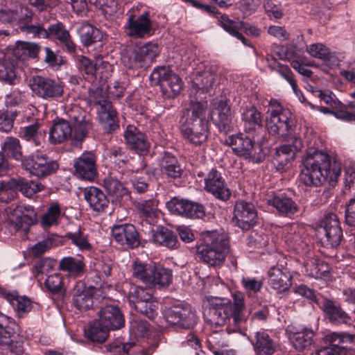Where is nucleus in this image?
Here are the masks:
<instances>
[{
    "instance_id": "nucleus-57",
    "label": "nucleus",
    "mask_w": 355,
    "mask_h": 355,
    "mask_svg": "<svg viewBox=\"0 0 355 355\" xmlns=\"http://www.w3.org/2000/svg\"><path fill=\"white\" fill-rule=\"evenodd\" d=\"M151 270L152 263H145L137 259L132 266V277L147 285Z\"/></svg>"
},
{
    "instance_id": "nucleus-61",
    "label": "nucleus",
    "mask_w": 355,
    "mask_h": 355,
    "mask_svg": "<svg viewBox=\"0 0 355 355\" xmlns=\"http://www.w3.org/2000/svg\"><path fill=\"white\" fill-rule=\"evenodd\" d=\"M60 213V207L58 204L51 205L42 218V225L44 227H50L53 224H56Z\"/></svg>"
},
{
    "instance_id": "nucleus-14",
    "label": "nucleus",
    "mask_w": 355,
    "mask_h": 355,
    "mask_svg": "<svg viewBox=\"0 0 355 355\" xmlns=\"http://www.w3.org/2000/svg\"><path fill=\"white\" fill-rule=\"evenodd\" d=\"M19 325L10 318L0 312V345H8L15 355H24V342L14 341L16 334H19Z\"/></svg>"
},
{
    "instance_id": "nucleus-26",
    "label": "nucleus",
    "mask_w": 355,
    "mask_h": 355,
    "mask_svg": "<svg viewBox=\"0 0 355 355\" xmlns=\"http://www.w3.org/2000/svg\"><path fill=\"white\" fill-rule=\"evenodd\" d=\"M1 185H3L2 193H6L8 190L19 191L28 198L32 197L44 189V186L42 183L24 178H11L8 182L1 181Z\"/></svg>"
},
{
    "instance_id": "nucleus-35",
    "label": "nucleus",
    "mask_w": 355,
    "mask_h": 355,
    "mask_svg": "<svg viewBox=\"0 0 355 355\" xmlns=\"http://www.w3.org/2000/svg\"><path fill=\"white\" fill-rule=\"evenodd\" d=\"M72 128L67 119L55 121L49 130V141L52 144H58L71 140L73 144Z\"/></svg>"
},
{
    "instance_id": "nucleus-4",
    "label": "nucleus",
    "mask_w": 355,
    "mask_h": 355,
    "mask_svg": "<svg viewBox=\"0 0 355 355\" xmlns=\"http://www.w3.org/2000/svg\"><path fill=\"white\" fill-rule=\"evenodd\" d=\"M201 243L196 245L199 259L210 266H221L229 252V240L224 234L217 231L202 232Z\"/></svg>"
},
{
    "instance_id": "nucleus-39",
    "label": "nucleus",
    "mask_w": 355,
    "mask_h": 355,
    "mask_svg": "<svg viewBox=\"0 0 355 355\" xmlns=\"http://www.w3.org/2000/svg\"><path fill=\"white\" fill-rule=\"evenodd\" d=\"M160 167L162 173L171 179L180 178L183 173V169L178 159L169 152L164 151L162 153Z\"/></svg>"
},
{
    "instance_id": "nucleus-48",
    "label": "nucleus",
    "mask_w": 355,
    "mask_h": 355,
    "mask_svg": "<svg viewBox=\"0 0 355 355\" xmlns=\"http://www.w3.org/2000/svg\"><path fill=\"white\" fill-rule=\"evenodd\" d=\"M40 46L34 43L17 42L12 50V56L18 60L35 58L39 53Z\"/></svg>"
},
{
    "instance_id": "nucleus-63",
    "label": "nucleus",
    "mask_w": 355,
    "mask_h": 355,
    "mask_svg": "<svg viewBox=\"0 0 355 355\" xmlns=\"http://www.w3.org/2000/svg\"><path fill=\"white\" fill-rule=\"evenodd\" d=\"M309 53L316 58H319L323 61L330 60L331 53L329 50L322 44H313L307 47Z\"/></svg>"
},
{
    "instance_id": "nucleus-40",
    "label": "nucleus",
    "mask_w": 355,
    "mask_h": 355,
    "mask_svg": "<svg viewBox=\"0 0 355 355\" xmlns=\"http://www.w3.org/2000/svg\"><path fill=\"white\" fill-rule=\"evenodd\" d=\"M255 355H272L275 352L274 341L265 331H257L250 340Z\"/></svg>"
},
{
    "instance_id": "nucleus-54",
    "label": "nucleus",
    "mask_w": 355,
    "mask_h": 355,
    "mask_svg": "<svg viewBox=\"0 0 355 355\" xmlns=\"http://www.w3.org/2000/svg\"><path fill=\"white\" fill-rule=\"evenodd\" d=\"M153 298L148 288L135 285L130 286L128 292V300L132 306L135 307L138 303L144 302Z\"/></svg>"
},
{
    "instance_id": "nucleus-33",
    "label": "nucleus",
    "mask_w": 355,
    "mask_h": 355,
    "mask_svg": "<svg viewBox=\"0 0 355 355\" xmlns=\"http://www.w3.org/2000/svg\"><path fill=\"white\" fill-rule=\"evenodd\" d=\"M98 104L100 105L98 111L100 123L106 132L112 133L119 128L116 112L109 101H100Z\"/></svg>"
},
{
    "instance_id": "nucleus-1",
    "label": "nucleus",
    "mask_w": 355,
    "mask_h": 355,
    "mask_svg": "<svg viewBox=\"0 0 355 355\" xmlns=\"http://www.w3.org/2000/svg\"><path fill=\"white\" fill-rule=\"evenodd\" d=\"M300 181L306 187H318L329 178L336 180L340 175V164L315 148H308L303 159Z\"/></svg>"
},
{
    "instance_id": "nucleus-34",
    "label": "nucleus",
    "mask_w": 355,
    "mask_h": 355,
    "mask_svg": "<svg viewBox=\"0 0 355 355\" xmlns=\"http://www.w3.org/2000/svg\"><path fill=\"white\" fill-rule=\"evenodd\" d=\"M150 272L151 273L147 284L149 287L161 289L168 287L172 283V270L153 263H152V270Z\"/></svg>"
},
{
    "instance_id": "nucleus-28",
    "label": "nucleus",
    "mask_w": 355,
    "mask_h": 355,
    "mask_svg": "<svg viewBox=\"0 0 355 355\" xmlns=\"http://www.w3.org/2000/svg\"><path fill=\"white\" fill-rule=\"evenodd\" d=\"M112 235L118 243L130 248H137L141 243L137 230L130 223L114 225L112 230Z\"/></svg>"
},
{
    "instance_id": "nucleus-15",
    "label": "nucleus",
    "mask_w": 355,
    "mask_h": 355,
    "mask_svg": "<svg viewBox=\"0 0 355 355\" xmlns=\"http://www.w3.org/2000/svg\"><path fill=\"white\" fill-rule=\"evenodd\" d=\"M258 214L255 205L244 200L235 202L232 222L234 226L247 231L258 223Z\"/></svg>"
},
{
    "instance_id": "nucleus-7",
    "label": "nucleus",
    "mask_w": 355,
    "mask_h": 355,
    "mask_svg": "<svg viewBox=\"0 0 355 355\" xmlns=\"http://www.w3.org/2000/svg\"><path fill=\"white\" fill-rule=\"evenodd\" d=\"M66 114L73 132V145L81 146L94 129L92 118L88 112L78 105H73L67 110Z\"/></svg>"
},
{
    "instance_id": "nucleus-56",
    "label": "nucleus",
    "mask_w": 355,
    "mask_h": 355,
    "mask_svg": "<svg viewBox=\"0 0 355 355\" xmlns=\"http://www.w3.org/2000/svg\"><path fill=\"white\" fill-rule=\"evenodd\" d=\"M214 75L209 71L198 73L193 80V89L196 92H208L214 84Z\"/></svg>"
},
{
    "instance_id": "nucleus-6",
    "label": "nucleus",
    "mask_w": 355,
    "mask_h": 355,
    "mask_svg": "<svg viewBox=\"0 0 355 355\" xmlns=\"http://www.w3.org/2000/svg\"><path fill=\"white\" fill-rule=\"evenodd\" d=\"M150 82L152 86H159L162 95L166 98L178 97L183 89L182 78L170 66L155 67L150 76Z\"/></svg>"
},
{
    "instance_id": "nucleus-13",
    "label": "nucleus",
    "mask_w": 355,
    "mask_h": 355,
    "mask_svg": "<svg viewBox=\"0 0 355 355\" xmlns=\"http://www.w3.org/2000/svg\"><path fill=\"white\" fill-rule=\"evenodd\" d=\"M164 315L168 323L182 329H193L198 322V317L188 304H178L166 308Z\"/></svg>"
},
{
    "instance_id": "nucleus-9",
    "label": "nucleus",
    "mask_w": 355,
    "mask_h": 355,
    "mask_svg": "<svg viewBox=\"0 0 355 355\" xmlns=\"http://www.w3.org/2000/svg\"><path fill=\"white\" fill-rule=\"evenodd\" d=\"M266 126L268 132L272 135H277L282 138L290 136L295 128L292 113L277 103L275 109L270 112Z\"/></svg>"
},
{
    "instance_id": "nucleus-21",
    "label": "nucleus",
    "mask_w": 355,
    "mask_h": 355,
    "mask_svg": "<svg viewBox=\"0 0 355 355\" xmlns=\"http://www.w3.org/2000/svg\"><path fill=\"white\" fill-rule=\"evenodd\" d=\"M211 118L220 132L227 133L233 129V115L226 101L220 100L214 103Z\"/></svg>"
},
{
    "instance_id": "nucleus-25",
    "label": "nucleus",
    "mask_w": 355,
    "mask_h": 355,
    "mask_svg": "<svg viewBox=\"0 0 355 355\" xmlns=\"http://www.w3.org/2000/svg\"><path fill=\"white\" fill-rule=\"evenodd\" d=\"M318 307L324 312L329 322L334 324H347L352 318L340 304L326 297H322Z\"/></svg>"
},
{
    "instance_id": "nucleus-17",
    "label": "nucleus",
    "mask_w": 355,
    "mask_h": 355,
    "mask_svg": "<svg viewBox=\"0 0 355 355\" xmlns=\"http://www.w3.org/2000/svg\"><path fill=\"white\" fill-rule=\"evenodd\" d=\"M173 214L191 219H202L205 216V207L199 202L174 197L166 204Z\"/></svg>"
},
{
    "instance_id": "nucleus-43",
    "label": "nucleus",
    "mask_w": 355,
    "mask_h": 355,
    "mask_svg": "<svg viewBox=\"0 0 355 355\" xmlns=\"http://www.w3.org/2000/svg\"><path fill=\"white\" fill-rule=\"evenodd\" d=\"M110 331L104 328V325L97 319L91 322L84 329L85 338L94 343H103L109 336Z\"/></svg>"
},
{
    "instance_id": "nucleus-16",
    "label": "nucleus",
    "mask_w": 355,
    "mask_h": 355,
    "mask_svg": "<svg viewBox=\"0 0 355 355\" xmlns=\"http://www.w3.org/2000/svg\"><path fill=\"white\" fill-rule=\"evenodd\" d=\"M128 16L124 26L126 35L133 39H144L154 33L152 21L148 12H144L137 17L134 13H128Z\"/></svg>"
},
{
    "instance_id": "nucleus-23",
    "label": "nucleus",
    "mask_w": 355,
    "mask_h": 355,
    "mask_svg": "<svg viewBox=\"0 0 355 355\" xmlns=\"http://www.w3.org/2000/svg\"><path fill=\"white\" fill-rule=\"evenodd\" d=\"M94 153L86 151L74 161L75 174L81 179L93 181L98 175Z\"/></svg>"
},
{
    "instance_id": "nucleus-2",
    "label": "nucleus",
    "mask_w": 355,
    "mask_h": 355,
    "mask_svg": "<svg viewBox=\"0 0 355 355\" xmlns=\"http://www.w3.org/2000/svg\"><path fill=\"white\" fill-rule=\"evenodd\" d=\"M233 302L227 299L216 298L209 302V307L205 309L204 315L207 322L215 327H220L231 319L236 326L247 321L244 295L240 291L232 294Z\"/></svg>"
},
{
    "instance_id": "nucleus-30",
    "label": "nucleus",
    "mask_w": 355,
    "mask_h": 355,
    "mask_svg": "<svg viewBox=\"0 0 355 355\" xmlns=\"http://www.w3.org/2000/svg\"><path fill=\"white\" fill-rule=\"evenodd\" d=\"M94 291V286H87L82 282H76L71 293L73 305L80 311L89 310L93 306Z\"/></svg>"
},
{
    "instance_id": "nucleus-44",
    "label": "nucleus",
    "mask_w": 355,
    "mask_h": 355,
    "mask_svg": "<svg viewBox=\"0 0 355 355\" xmlns=\"http://www.w3.org/2000/svg\"><path fill=\"white\" fill-rule=\"evenodd\" d=\"M219 24L226 32L240 40L244 45L251 46L250 41L239 32L241 28H245V22L233 21L227 15H223L219 19Z\"/></svg>"
},
{
    "instance_id": "nucleus-64",
    "label": "nucleus",
    "mask_w": 355,
    "mask_h": 355,
    "mask_svg": "<svg viewBox=\"0 0 355 355\" xmlns=\"http://www.w3.org/2000/svg\"><path fill=\"white\" fill-rule=\"evenodd\" d=\"M135 346L134 343H121L115 341L106 346L108 350L113 355H122L124 354H128L129 350Z\"/></svg>"
},
{
    "instance_id": "nucleus-10",
    "label": "nucleus",
    "mask_w": 355,
    "mask_h": 355,
    "mask_svg": "<svg viewBox=\"0 0 355 355\" xmlns=\"http://www.w3.org/2000/svg\"><path fill=\"white\" fill-rule=\"evenodd\" d=\"M158 55V46L148 43L142 46L126 49L121 55V61L129 69L145 67Z\"/></svg>"
},
{
    "instance_id": "nucleus-49",
    "label": "nucleus",
    "mask_w": 355,
    "mask_h": 355,
    "mask_svg": "<svg viewBox=\"0 0 355 355\" xmlns=\"http://www.w3.org/2000/svg\"><path fill=\"white\" fill-rule=\"evenodd\" d=\"M314 332L309 329H303L292 334L290 339L296 350L302 352L309 349L313 343Z\"/></svg>"
},
{
    "instance_id": "nucleus-37",
    "label": "nucleus",
    "mask_w": 355,
    "mask_h": 355,
    "mask_svg": "<svg viewBox=\"0 0 355 355\" xmlns=\"http://www.w3.org/2000/svg\"><path fill=\"white\" fill-rule=\"evenodd\" d=\"M138 211L141 224L146 223L148 225H155L157 222L159 211L157 203L154 200H143L135 203Z\"/></svg>"
},
{
    "instance_id": "nucleus-47",
    "label": "nucleus",
    "mask_w": 355,
    "mask_h": 355,
    "mask_svg": "<svg viewBox=\"0 0 355 355\" xmlns=\"http://www.w3.org/2000/svg\"><path fill=\"white\" fill-rule=\"evenodd\" d=\"M19 135L23 139L32 141L36 146H40L41 140L46 135V130H42L41 124L36 121L31 125L21 128Z\"/></svg>"
},
{
    "instance_id": "nucleus-32",
    "label": "nucleus",
    "mask_w": 355,
    "mask_h": 355,
    "mask_svg": "<svg viewBox=\"0 0 355 355\" xmlns=\"http://www.w3.org/2000/svg\"><path fill=\"white\" fill-rule=\"evenodd\" d=\"M332 346H336L341 355H355V334L333 332L326 337Z\"/></svg>"
},
{
    "instance_id": "nucleus-29",
    "label": "nucleus",
    "mask_w": 355,
    "mask_h": 355,
    "mask_svg": "<svg viewBox=\"0 0 355 355\" xmlns=\"http://www.w3.org/2000/svg\"><path fill=\"white\" fill-rule=\"evenodd\" d=\"M268 283L279 293L288 291L292 285L289 269L282 264L272 266L268 272Z\"/></svg>"
},
{
    "instance_id": "nucleus-45",
    "label": "nucleus",
    "mask_w": 355,
    "mask_h": 355,
    "mask_svg": "<svg viewBox=\"0 0 355 355\" xmlns=\"http://www.w3.org/2000/svg\"><path fill=\"white\" fill-rule=\"evenodd\" d=\"M103 184L107 193L114 200H120L123 197L130 196V191L123 184L116 178L108 176L103 181Z\"/></svg>"
},
{
    "instance_id": "nucleus-27",
    "label": "nucleus",
    "mask_w": 355,
    "mask_h": 355,
    "mask_svg": "<svg viewBox=\"0 0 355 355\" xmlns=\"http://www.w3.org/2000/svg\"><path fill=\"white\" fill-rule=\"evenodd\" d=\"M125 144L128 148L137 153H146L150 142L146 135L134 125H128L123 132Z\"/></svg>"
},
{
    "instance_id": "nucleus-52",
    "label": "nucleus",
    "mask_w": 355,
    "mask_h": 355,
    "mask_svg": "<svg viewBox=\"0 0 355 355\" xmlns=\"http://www.w3.org/2000/svg\"><path fill=\"white\" fill-rule=\"evenodd\" d=\"M64 277L60 273L49 275L44 281L46 291L51 295H64L66 293Z\"/></svg>"
},
{
    "instance_id": "nucleus-8",
    "label": "nucleus",
    "mask_w": 355,
    "mask_h": 355,
    "mask_svg": "<svg viewBox=\"0 0 355 355\" xmlns=\"http://www.w3.org/2000/svg\"><path fill=\"white\" fill-rule=\"evenodd\" d=\"M59 166L57 160L45 153L36 151L24 158L22 168L31 175L44 179L55 173Z\"/></svg>"
},
{
    "instance_id": "nucleus-5",
    "label": "nucleus",
    "mask_w": 355,
    "mask_h": 355,
    "mask_svg": "<svg viewBox=\"0 0 355 355\" xmlns=\"http://www.w3.org/2000/svg\"><path fill=\"white\" fill-rule=\"evenodd\" d=\"M25 30L34 37L57 41L64 52L73 56L77 54V46L62 22L57 21L46 28L40 24L28 25L25 26Z\"/></svg>"
},
{
    "instance_id": "nucleus-36",
    "label": "nucleus",
    "mask_w": 355,
    "mask_h": 355,
    "mask_svg": "<svg viewBox=\"0 0 355 355\" xmlns=\"http://www.w3.org/2000/svg\"><path fill=\"white\" fill-rule=\"evenodd\" d=\"M83 196L94 211L103 212L109 205L110 201L107 196L98 187H89L85 188Z\"/></svg>"
},
{
    "instance_id": "nucleus-24",
    "label": "nucleus",
    "mask_w": 355,
    "mask_h": 355,
    "mask_svg": "<svg viewBox=\"0 0 355 355\" xmlns=\"http://www.w3.org/2000/svg\"><path fill=\"white\" fill-rule=\"evenodd\" d=\"M267 204L273 207L282 217L291 218L299 211L298 205L286 193L273 192L267 199Z\"/></svg>"
},
{
    "instance_id": "nucleus-59",
    "label": "nucleus",
    "mask_w": 355,
    "mask_h": 355,
    "mask_svg": "<svg viewBox=\"0 0 355 355\" xmlns=\"http://www.w3.org/2000/svg\"><path fill=\"white\" fill-rule=\"evenodd\" d=\"M17 110L2 109L0 110V131L8 132L13 128L14 121L18 115Z\"/></svg>"
},
{
    "instance_id": "nucleus-31",
    "label": "nucleus",
    "mask_w": 355,
    "mask_h": 355,
    "mask_svg": "<svg viewBox=\"0 0 355 355\" xmlns=\"http://www.w3.org/2000/svg\"><path fill=\"white\" fill-rule=\"evenodd\" d=\"M242 120L245 133L259 137L265 132L262 114L255 107L246 109L242 114Z\"/></svg>"
},
{
    "instance_id": "nucleus-55",
    "label": "nucleus",
    "mask_w": 355,
    "mask_h": 355,
    "mask_svg": "<svg viewBox=\"0 0 355 355\" xmlns=\"http://www.w3.org/2000/svg\"><path fill=\"white\" fill-rule=\"evenodd\" d=\"M64 238L70 240L80 250H90L92 248L89 242L88 235L81 228L74 232H67Z\"/></svg>"
},
{
    "instance_id": "nucleus-22",
    "label": "nucleus",
    "mask_w": 355,
    "mask_h": 355,
    "mask_svg": "<svg viewBox=\"0 0 355 355\" xmlns=\"http://www.w3.org/2000/svg\"><path fill=\"white\" fill-rule=\"evenodd\" d=\"M10 221L17 231L27 234L30 227L37 222V214L32 206H17L13 210Z\"/></svg>"
},
{
    "instance_id": "nucleus-20",
    "label": "nucleus",
    "mask_w": 355,
    "mask_h": 355,
    "mask_svg": "<svg viewBox=\"0 0 355 355\" xmlns=\"http://www.w3.org/2000/svg\"><path fill=\"white\" fill-rule=\"evenodd\" d=\"M98 320L104 325V328L110 331H116L125 326V317L121 309L114 305L101 307L98 312Z\"/></svg>"
},
{
    "instance_id": "nucleus-53",
    "label": "nucleus",
    "mask_w": 355,
    "mask_h": 355,
    "mask_svg": "<svg viewBox=\"0 0 355 355\" xmlns=\"http://www.w3.org/2000/svg\"><path fill=\"white\" fill-rule=\"evenodd\" d=\"M85 265L80 259L72 257L62 259L59 263V269L69 272L70 274L79 275L84 272Z\"/></svg>"
},
{
    "instance_id": "nucleus-38",
    "label": "nucleus",
    "mask_w": 355,
    "mask_h": 355,
    "mask_svg": "<svg viewBox=\"0 0 355 355\" xmlns=\"http://www.w3.org/2000/svg\"><path fill=\"white\" fill-rule=\"evenodd\" d=\"M152 232V239L155 243L170 250L179 248L180 243L178 236L172 230L163 226H157Z\"/></svg>"
},
{
    "instance_id": "nucleus-19",
    "label": "nucleus",
    "mask_w": 355,
    "mask_h": 355,
    "mask_svg": "<svg viewBox=\"0 0 355 355\" xmlns=\"http://www.w3.org/2000/svg\"><path fill=\"white\" fill-rule=\"evenodd\" d=\"M205 190L223 202L227 201L232 195L221 173L216 168H212L205 178Z\"/></svg>"
},
{
    "instance_id": "nucleus-60",
    "label": "nucleus",
    "mask_w": 355,
    "mask_h": 355,
    "mask_svg": "<svg viewBox=\"0 0 355 355\" xmlns=\"http://www.w3.org/2000/svg\"><path fill=\"white\" fill-rule=\"evenodd\" d=\"M134 308L138 313L144 315L150 320H154L158 314V302L153 300V298L144 303H138Z\"/></svg>"
},
{
    "instance_id": "nucleus-58",
    "label": "nucleus",
    "mask_w": 355,
    "mask_h": 355,
    "mask_svg": "<svg viewBox=\"0 0 355 355\" xmlns=\"http://www.w3.org/2000/svg\"><path fill=\"white\" fill-rule=\"evenodd\" d=\"M78 69L80 71L84 73L85 78L90 81H94L96 78L97 71L96 63L84 55L78 56Z\"/></svg>"
},
{
    "instance_id": "nucleus-11",
    "label": "nucleus",
    "mask_w": 355,
    "mask_h": 355,
    "mask_svg": "<svg viewBox=\"0 0 355 355\" xmlns=\"http://www.w3.org/2000/svg\"><path fill=\"white\" fill-rule=\"evenodd\" d=\"M28 85L33 95L45 101H53L63 95L64 87L53 78L43 76L30 78Z\"/></svg>"
},
{
    "instance_id": "nucleus-18",
    "label": "nucleus",
    "mask_w": 355,
    "mask_h": 355,
    "mask_svg": "<svg viewBox=\"0 0 355 355\" xmlns=\"http://www.w3.org/2000/svg\"><path fill=\"white\" fill-rule=\"evenodd\" d=\"M247 133H239L230 135L225 138L223 144L232 148L234 154L242 156L245 159H255L256 150L254 139L257 136L252 135L250 138Z\"/></svg>"
},
{
    "instance_id": "nucleus-41",
    "label": "nucleus",
    "mask_w": 355,
    "mask_h": 355,
    "mask_svg": "<svg viewBox=\"0 0 355 355\" xmlns=\"http://www.w3.org/2000/svg\"><path fill=\"white\" fill-rule=\"evenodd\" d=\"M20 76L17 62L10 58L0 60V81L10 85H16L19 82Z\"/></svg>"
},
{
    "instance_id": "nucleus-62",
    "label": "nucleus",
    "mask_w": 355,
    "mask_h": 355,
    "mask_svg": "<svg viewBox=\"0 0 355 355\" xmlns=\"http://www.w3.org/2000/svg\"><path fill=\"white\" fill-rule=\"evenodd\" d=\"M294 292L308 299L311 303L315 304L318 306L322 301L321 295H317L313 289L309 288L307 286L301 284L294 288Z\"/></svg>"
},
{
    "instance_id": "nucleus-50",
    "label": "nucleus",
    "mask_w": 355,
    "mask_h": 355,
    "mask_svg": "<svg viewBox=\"0 0 355 355\" xmlns=\"http://www.w3.org/2000/svg\"><path fill=\"white\" fill-rule=\"evenodd\" d=\"M78 33L81 42L85 46L101 42L103 38L101 31L89 24H83L80 28Z\"/></svg>"
},
{
    "instance_id": "nucleus-3",
    "label": "nucleus",
    "mask_w": 355,
    "mask_h": 355,
    "mask_svg": "<svg viewBox=\"0 0 355 355\" xmlns=\"http://www.w3.org/2000/svg\"><path fill=\"white\" fill-rule=\"evenodd\" d=\"M206 112V102L191 100L189 107L182 110L179 121L183 138L195 146L202 145L209 134Z\"/></svg>"
},
{
    "instance_id": "nucleus-46",
    "label": "nucleus",
    "mask_w": 355,
    "mask_h": 355,
    "mask_svg": "<svg viewBox=\"0 0 355 355\" xmlns=\"http://www.w3.org/2000/svg\"><path fill=\"white\" fill-rule=\"evenodd\" d=\"M295 157L294 153L288 147L279 146L275 148L272 164L277 171L282 172L288 168V164Z\"/></svg>"
},
{
    "instance_id": "nucleus-42",
    "label": "nucleus",
    "mask_w": 355,
    "mask_h": 355,
    "mask_svg": "<svg viewBox=\"0 0 355 355\" xmlns=\"http://www.w3.org/2000/svg\"><path fill=\"white\" fill-rule=\"evenodd\" d=\"M1 152L7 159L20 161L23 167L22 146L19 139L14 137H7L1 144Z\"/></svg>"
},
{
    "instance_id": "nucleus-12",
    "label": "nucleus",
    "mask_w": 355,
    "mask_h": 355,
    "mask_svg": "<svg viewBox=\"0 0 355 355\" xmlns=\"http://www.w3.org/2000/svg\"><path fill=\"white\" fill-rule=\"evenodd\" d=\"M318 234L324 246L330 248L340 245L343 238V230L340 223L336 214L327 213L320 221Z\"/></svg>"
},
{
    "instance_id": "nucleus-51",
    "label": "nucleus",
    "mask_w": 355,
    "mask_h": 355,
    "mask_svg": "<svg viewBox=\"0 0 355 355\" xmlns=\"http://www.w3.org/2000/svg\"><path fill=\"white\" fill-rule=\"evenodd\" d=\"M3 297L11 304L19 317H24L33 307L31 300L25 296L5 293Z\"/></svg>"
}]
</instances>
